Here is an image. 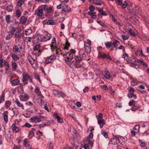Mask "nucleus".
I'll list each match as a JSON object with an SVG mask.
<instances>
[{"label": "nucleus", "mask_w": 149, "mask_h": 149, "mask_svg": "<svg viewBox=\"0 0 149 149\" xmlns=\"http://www.w3.org/2000/svg\"><path fill=\"white\" fill-rule=\"evenodd\" d=\"M123 0H115L116 4L119 6L122 5L123 3Z\"/></svg>", "instance_id": "nucleus-52"}, {"label": "nucleus", "mask_w": 149, "mask_h": 149, "mask_svg": "<svg viewBox=\"0 0 149 149\" xmlns=\"http://www.w3.org/2000/svg\"><path fill=\"white\" fill-rule=\"evenodd\" d=\"M134 102L135 101L133 100H132L129 102V105L130 106H133V105L134 104Z\"/></svg>", "instance_id": "nucleus-62"}, {"label": "nucleus", "mask_w": 149, "mask_h": 149, "mask_svg": "<svg viewBox=\"0 0 149 149\" xmlns=\"http://www.w3.org/2000/svg\"><path fill=\"white\" fill-rule=\"evenodd\" d=\"M22 97L23 98L27 99H29V97L28 95L24 93H22Z\"/></svg>", "instance_id": "nucleus-41"}, {"label": "nucleus", "mask_w": 149, "mask_h": 149, "mask_svg": "<svg viewBox=\"0 0 149 149\" xmlns=\"http://www.w3.org/2000/svg\"><path fill=\"white\" fill-rule=\"evenodd\" d=\"M3 65H5L6 68H5V70L6 71H7L9 69V65L8 64V62L4 61V62Z\"/></svg>", "instance_id": "nucleus-28"}, {"label": "nucleus", "mask_w": 149, "mask_h": 149, "mask_svg": "<svg viewBox=\"0 0 149 149\" xmlns=\"http://www.w3.org/2000/svg\"><path fill=\"white\" fill-rule=\"evenodd\" d=\"M89 89L88 87H86L83 89V91L84 93H86L88 92Z\"/></svg>", "instance_id": "nucleus-56"}, {"label": "nucleus", "mask_w": 149, "mask_h": 149, "mask_svg": "<svg viewBox=\"0 0 149 149\" xmlns=\"http://www.w3.org/2000/svg\"><path fill=\"white\" fill-rule=\"evenodd\" d=\"M3 119L6 122H8V115L6 114H3Z\"/></svg>", "instance_id": "nucleus-46"}, {"label": "nucleus", "mask_w": 149, "mask_h": 149, "mask_svg": "<svg viewBox=\"0 0 149 149\" xmlns=\"http://www.w3.org/2000/svg\"><path fill=\"white\" fill-rule=\"evenodd\" d=\"M122 37L123 38V40H124L128 39L129 38L128 36H126L125 35L123 34L122 35Z\"/></svg>", "instance_id": "nucleus-60"}, {"label": "nucleus", "mask_w": 149, "mask_h": 149, "mask_svg": "<svg viewBox=\"0 0 149 149\" xmlns=\"http://www.w3.org/2000/svg\"><path fill=\"white\" fill-rule=\"evenodd\" d=\"M43 5L39 7L38 9L35 10V14L37 15L39 17H41L44 15L43 12Z\"/></svg>", "instance_id": "nucleus-3"}, {"label": "nucleus", "mask_w": 149, "mask_h": 149, "mask_svg": "<svg viewBox=\"0 0 149 149\" xmlns=\"http://www.w3.org/2000/svg\"><path fill=\"white\" fill-rule=\"evenodd\" d=\"M63 55L64 58L65 56H67V59L65 60L66 62L68 65H71L74 61H72V59H73V54L68 52L66 54H63Z\"/></svg>", "instance_id": "nucleus-2"}, {"label": "nucleus", "mask_w": 149, "mask_h": 149, "mask_svg": "<svg viewBox=\"0 0 149 149\" xmlns=\"http://www.w3.org/2000/svg\"><path fill=\"white\" fill-rule=\"evenodd\" d=\"M47 24L50 25H54L55 24V22L52 19H50L47 21Z\"/></svg>", "instance_id": "nucleus-29"}, {"label": "nucleus", "mask_w": 149, "mask_h": 149, "mask_svg": "<svg viewBox=\"0 0 149 149\" xmlns=\"http://www.w3.org/2000/svg\"><path fill=\"white\" fill-rule=\"evenodd\" d=\"M13 113L14 114L16 115H18L19 113L18 109L16 108H15V109L13 110Z\"/></svg>", "instance_id": "nucleus-53"}, {"label": "nucleus", "mask_w": 149, "mask_h": 149, "mask_svg": "<svg viewBox=\"0 0 149 149\" xmlns=\"http://www.w3.org/2000/svg\"><path fill=\"white\" fill-rule=\"evenodd\" d=\"M43 9V10L46 12L45 14L46 13L47 14H50L52 10V7H48V6L47 5H45L44 6Z\"/></svg>", "instance_id": "nucleus-5"}, {"label": "nucleus", "mask_w": 149, "mask_h": 149, "mask_svg": "<svg viewBox=\"0 0 149 149\" xmlns=\"http://www.w3.org/2000/svg\"><path fill=\"white\" fill-rule=\"evenodd\" d=\"M90 1L96 5L101 6L102 4L104 3L101 0H90Z\"/></svg>", "instance_id": "nucleus-8"}, {"label": "nucleus", "mask_w": 149, "mask_h": 149, "mask_svg": "<svg viewBox=\"0 0 149 149\" xmlns=\"http://www.w3.org/2000/svg\"><path fill=\"white\" fill-rule=\"evenodd\" d=\"M58 93L56 97H61L63 98H64L66 96L61 91H58Z\"/></svg>", "instance_id": "nucleus-20"}, {"label": "nucleus", "mask_w": 149, "mask_h": 149, "mask_svg": "<svg viewBox=\"0 0 149 149\" xmlns=\"http://www.w3.org/2000/svg\"><path fill=\"white\" fill-rule=\"evenodd\" d=\"M55 118L57 119V121L59 123H62L63 120L62 118L58 115L57 113L55 114L54 115Z\"/></svg>", "instance_id": "nucleus-14"}, {"label": "nucleus", "mask_w": 149, "mask_h": 149, "mask_svg": "<svg viewBox=\"0 0 149 149\" xmlns=\"http://www.w3.org/2000/svg\"><path fill=\"white\" fill-rule=\"evenodd\" d=\"M116 138H117V140L118 141V143H120V144H121V141H123V140H124V138L121 136H119L118 135H116Z\"/></svg>", "instance_id": "nucleus-22"}, {"label": "nucleus", "mask_w": 149, "mask_h": 149, "mask_svg": "<svg viewBox=\"0 0 149 149\" xmlns=\"http://www.w3.org/2000/svg\"><path fill=\"white\" fill-rule=\"evenodd\" d=\"M23 75L22 81L24 82V81H27L29 79L30 76L28 74H25L24 75Z\"/></svg>", "instance_id": "nucleus-17"}, {"label": "nucleus", "mask_w": 149, "mask_h": 149, "mask_svg": "<svg viewBox=\"0 0 149 149\" xmlns=\"http://www.w3.org/2000/svg\"><path fill=\"white\" fill-rule=\"evenodd\" d=\"M129 32L130 34L132 36H136L135 33L133 30L130 29L129 30Z\"/></svg>", "instance_id": "nucleus-40"}, {"label": "nucleus", "mask_w": 149, "mask_h": 149, "mask_svg": "<svg viewBox=\"0 0 149 149\" xmlns=\"http://www.w3.org/2000/svg\"><path fill=\"white\" fill-rule=\"evenodd\" d=\"M103 114L102 113H98V116H96V117L97 119V120L99 119H102L103 117Z\"/></svg>", "instance_id": "nucleus-48"}, {"label": "nucleus", "mask_w": 149, "mask_h": 149, "mask_svg": "<svg viewBox=\"0 0 149 149\" xmlns=\"http://www.w3.org/2000/svg\"><path fill=\"white\" fill-rule=\"evenodd\" d=\"M12 65L13 68L14 69H16L17 66L16 63L14 62H12Z\"/></svg>", "instance_id": "nucleus-47"}, {"label": "nucleus", "mask_w": 149, "mask_h": 149, "mask_svg": "<svg viewBox=\"0 0 149 149\" xmlns=\"http://www.w3.org/2000/svg\"><path fill=\"white\" fill-rule=\"evenodd\" d=\"M100 86L102 88H104L105 90H107L108 89L107 86L106 85H102Z\"/></svg>", "instance_id": "nucleus-61"}, {"label": "nucleus", "mask_w": 149, "mask_h": 149, "mask_svg": "<svg viewBox=\"0 0 149 149\" xmlns=\"http://www.w3.org/2000/svg\"><path fill=\"white\" fill-rule=\"evenodd\" d=\"M89 9L91 11L93 12L95 10V8L93 6H90L89 8Z\"/></svg>", "instance_id": "nucleus-64"}, {"label": "nucleus", "mask_w": 149, "mask_h": 149, "mask_svg": "<svg viewBox=\"0 0 149 149\" xmlns=\"http://www.w3.org/2000/svg\"><path fill=\"white\" fill-rule=\"evenodd\" d=\"M27 19V17H26L24 16H23L20 18V21L22 23L24 24L26 23Z\"/></svg>", "instance_id": "nucleus-18"}, {"label": "nucleus", "mask_w": 149, "mask_h": 149, "mask_svg": "<svg viewBox=\"0 0 149 149\" xmlns=\"http://www.w3.org/2000/svg\"><path fill=\"white\" fill-rule=\"evenodd\" d=\"M40 46L39 44L38 45H36L34 47H33V51H37L38 49L40 48Z\"/></svg>", "instance_id": "nucleus-45"}, {"label": "nucleus", "mask_w": 149, "mask_h": 149, "mask_svg": "<svg viewBox=\"0 0 149 149\" xmlns=\"http://www.w3.org/2000/svg\"><path fill=\"white\" fill-rule=\"evenodd\" d=\"M101 134L106 138H107L108 137V134L107 132L105 131H102Z\"/></svg>", "instance_id": "nucleus-39"}, {"label": "nucleus", "mask_w": 149, "mask_h": 149, "mask_svg": "<svg viewBox=\"0 0 149 149\" xmlns=\"http://www.w3.org/2000/svg\"><path fill=\"white\" fill-rule=\"evenodd\" d=\"M13 35L11 33H10L6 37V40H10L13 36Z\"/></svg>", "instance_id": "nucleus-51"}, {"label": "nucleus", "mask_w": 149, "mask_h": 149, "mask_svg": "<svg viewBox=\"0 0 149 149\" xmlns=\"http://www.w3.org/2000/svg\"><path fill=\"white\" fill-rule=\"evenodd\" d=\"M15 14L16 17H19L21 15V12L20 10L19 9H17L16 11Z\"/></svg>", "instance_id": "nucleus-38"}, {"label": "nucleus", "mask_w": 149, "mask_h": 149, "mask_svg": "<svg viewBox=\"0 0 149 149\" xmlns=\"http://www.w3.org/2000/svg\"><path fill=\"white\" fill-rule=\"evenodd\" d=\"M11 128L13 132L15 131V133L18 132L20 130V129L18 127L16 126L15 123L13 124L11 127Z\"/></svg>", "instance_id": "nucleus-12"}, {"label": "nucleus", "mask_w": 149, "mask_h": 149, "mask_svg": "<svg viewBox=\"0 0 149 149\" xmlns=\"http://www.w3.org/2000/svg\"><path fill=\"white\" fill-rule=\"evenodd\" d=\"M118 43H119V42L117 40H115L112 42V45H113V47L115 48L116 50L118 48Z\"/></svg>", "instance_id": "nucleus-15"}, {"label": "nucleus", "mask_w": 149, "mask_h": 149, "mask_svg": "<svg viewBox=\"0 0 149 149\" xmlns=\"http://www.w3.org/2000/svg\"><path fill=\"white\" fill-rule=\"evenodd\" d=\"M58 91H57L56 90H53V93L54 95V96L56 97V96L57 95L58 93Z\"/></svg>", "instance_id": "nucleus-59"}, {"label": "nucleus", "mask_w": 149, "mask_h": 149, "mask_svg": "<svg viewBox=\"0 0 149 149\" xmlns=\"http://www.w3.org/2000/svg\"><path fill=\"white\" fill-rule=\"evenodd\" d=\"M132 5V4L128 1H125L122 4V8L125 9L128 6H131Z\"/></svg>", "instance_id": "nucleus-6"}, {"label": "nucleus", "mask_w": 149, "mask_h": 149, "mask_svg": "<svg viewBox=\"0 0 149 149\" xmlns=\"http://www.w3.org/2000/svg\"><path fill=\"white\" fill-rule=\"evenodd\" d=\"M97 123L98 124L100 125L101 124H103V125L105 124V121L104 120L102 119H100L97 120Z\"/></svg>", "instance_id": "nucleus-27"}, {"label": "nucleus", "mask_w": 149, "mask_h": 149, "mask_svg": "<svg viewBox=\"0 0 149 149\" xmlns=\"http://www.w3.org/2000/svg\"><path fill=\"white\" fill-rule=\"evenodd\" d=\"M6 10L8 11V12H11L13 10V6L12 5H10L7 6L6 8Z\"/></svg>", "instance_id": "nucleus-26"}, {"label": "nucleus", "mask_w": 149, "mask_h": 149, "mask_svg": "<svg viewBox=\"0 0 149 149\" xmlns=\"http://www.w3.org/2000/svg\"><path fill=\"white\" fill-rule=\"evenodd\" d=\"M11 103L10 101L8 100L6 101L5 102L6 107L7 108H9L10 106Z\"/></svg>", "instance_id": "nucleus-32"}, {"label": "nucleus", "mask_w": 149, "mask_h": 149, "mask_svg": "<svg viewBox=\"0 0 149 149\" xmlns=\"http://www.w3.org/2000/svg\"><path fill=\"white\" fill-rule=\"evenodd\" d=\"M140 105L139 104H134L133 105L132 107L131 108V109L133 111H135L140 107Z\"/></svg>", "instance_id": "nucleus-13"}, {"label": "nucleus", "mask_w": 149, "mask_h": 149, "mask_svg": "<svg viewBox=\"0 0 149 149\" xmlns=\"http://www.w3.org/2000/svg\"><path fill=\"white\" fill-rule=\"evenodd\" d=\"M104 73H105L104 77L107 79H109V78L111 77V76L109 71H105L104 72Z\"/></svg>", "instance_id": "nucleus-23"}, {"label": "nucleus", "mask_w": 149, "mask_h": 149, "mask_svg": "<svg viewBox=\"0 0 149 149\" xmlns=\"http://www.w3.org/2000/svg\"><path fill=\"white\" fill-rule=\"evenodd\" d=\"M129 61L131 65L136 64L137 63L138 59L134 56H131L129 58Z\"/></svg>", "instance_id": "nucleus-4"}, {"label": "nucleus", "mask_w": 149, "mask_h": 149, "mask_svg": "<svg viewBox=\"0 0 149 149\" xmlns=\"http://www.w3.org/2000/svg\"><path fill=\"white\" fill-rule=\"evenodd\" d=\"M68 6L67 5L66 6V9H63L62 10V13H63L64 12H68V13L70 12V11H71L70 9H70H68Z\"/></svg>", "instance_id": "nucleus-35"}, {"label": "nucleus", "mask_w": 149, "mask_h": 149, "mask_svg": "<svg viewBox=\"0 0 149 149\" xmlns=\"http://www.w3.org/2000/svg\"><path fill=\"white\" fill-rule=\"evenodd\" d=\"M79 54L80 56L83 57H84L86 56L85 51L83 50H81L79 52Z\"/></svg>", "instance_id": "nucleus-31"}, {"label": "nucleus", "mask_w": 149, "mask_h": 149, "mask_svg": "<svg viewBox=\"0 0 149 149\" xmlns=\"http://www.w3.org/2000/svg\"><path fill=\"white\" fill-rule=\"evenodd\" d=\"M13 51L15 53H17L19 52V48L17 46H14L13 48Z\"/></svg>", "instance_id": "nucleus-24"}, {"label": "nucleus", "mask_w": 149, "mask_h": 149, "mask_svg": "<svg viewBox=\"0 0 149 149\" xmlns=\"http://www.w3.org/2000/svg\"><path fill=\"white\" fill-rule=\"evenodd\" d=\"M34 132L33 130H31L29 131V135L30 137V138H31L34 135Z\"/></svg>", "instance_id": "nucleus-44"}, {"label": "nucleus", "mask_w": 149, "mask_h": 149, "mask_svg": "<svg viewBox=\"0 0 149 149\" xmlns=\"http://www.w3.org/2000/svg\"><path fill=\"white\" fill-rule=\"evenodd\" d=\"M12 58L15 61H17L19 59V58L16 55L13 54L11 55Z\"/></svg>", "instance_id": "nucleus-34"}, {"label": "nucleus", "mask_w": 149, "mask_h": 149, "mask_svg": "<svg viewBox=\"0 0 149 149\" xmlns=\"http://www.w3.org/2000/svg\"><path fill=\"white\" fill-rule=\"evenodd\" d=\"M5 100V96H4V93H3V95L1 97L0 99V104L3 101H4Z\"/></svg>", "instance_id": "nucleus-55"}, {"label": "nucleus", "mask_w": 149, "mask_h": 149, "mask_svg": "<svg viewBox=\"0 0 149 149\" xmlns=\"http://www.w3.org/2000/svg\"><path fill=\"white\" fill-rule=\"evenodd\" d=\"M15 102L16 103L18 107H21L22 109H24L23 104H21L18 99L17 98L16 99Z\"/></svg>", "instance_id": "nucleus-16"}, {"label": "nucleus", "mask_w": 149, "mask_h": 149, "mask_svg": "<svg viewBox=\"0 0 149 149\" xmlns=\"http://www.w3.org/2000/svg\"><path fill=\"white\" fill-rule=\"evenodd\" d=\"M97 23L99 24L101 26H103L104 27H107V26L106 24H104L103 22H101L100 21H97Z\"/></svg>", "instance_id": "nucleus-49"}, {"label": "nucleus", "mask_w": 149, "mask_h": 149, "mask_svg": "<svg viewBox=\"0 0 149 149\" xmlns=\"http://www.w3.org/2000/svg\"><path fill=\"white\" fill-rule=\"evenodd\" d=\"M114 137L112 138L110 140V143L111 144L115 145L116 144L118 143V142L117 138H116V136H114Z\"/></svg>", "instance_id": "nucleus-11"}, {"label": "nucleus", "mask_w": 149, "mask_h": 149, "mask_svg": "<svg viewBox=\"0 0 149 149\" xmlns=\"http://www.w3.org/2000/svg\"><path fill=\"white\" fill-rule=\"evenodd\" d=\"M135 54L137 56H146L142 54V48L140 47H139L138 50L135 52Z\"/></svg>", "instance_id": "nucleus-9"}, {"label": "nucleus", "mask_w": 149, "mask_h": 149, "mask_svg": "<svg viewBox=\"0 0 149 149\" xmlns=\"http://www.w3.org/2000/svg\"><path fill=\"white\" fill-rule=\"evenodd\" d=\"M106 48L107 49H109L112 45L111 42L107 41L104 43Z\"/></svg>", "instance_id": "nucleus-19"}, {"label": "nucleus", "mask_w": 149, "mask_h": 149, "mask_svg": "<svg viewBox=\"0 0 149 149\" xmlns=\"http://www.w3.org/2000/svg\"><path fill=\"white\" fill-rule=\"evenodd\" d=\"M56 58L54 55H51L48 57L45 61V62L47 64L52 63V61L54 60Z\"/></svg>", "instance_id": "nucleus-7"}, {"label": "nucleus", "mask_w": 149, "mask_h": 149, "mask_svg": "<svg viewBox=\"0 0 149 149\" xmlns=\"http://www.w3.org/2000/svg\"><path fill=\"white\" fill-rule=\"evenodd\" d=\"M24 2L23 0H19L17 1L16 6H17L21 7L24 3Z\"/></svg>", "instance_id": "nucleus-25"}, {"label": "nucleus", "mask_w": 149, "mask_h": 149, "mask_svg": "<svg viewBox=\"0 0 149 149\" xmlns=\"http://www.w3.org/2000/svg\"><path fill=\"white\" fill-rule=\"evenodd\" d=\"M131 133L132 135L133 136H135L136 135V133H138V132H137L136 131H134L133 130L131 131Z\"/></svg>", "instance_id": "nucleus-63"}, {"label": "nucleus", "mask_w": 149, "mask_h": 149, "mask_svg": "<svg viewBox=\"0 0 149 149\" xmlns=\"http://www.w3.org/2000/svg\"><path fill=\"white\" fill-rule=\"evenodd\" d=\"M140 126L139 125H136L134 127L133 129L136 130V131L137 130V132H139Z\"/></svg>", "instance_id": "nucleus-50"}, {"label": "nucleus", "mask_w": 149, "mask_h": 149, "mask_svg": "<svg viewBox=\"0 0 149 149\" xmlns=\"http://www.w3.org/2000/svg\"><path fill=\"white\" fill-rule=\"evenodd\" d=\"M98 57L102 58V60L106 59L107 60H109L111 61L112 60L111 57L110 56L109 54H107L98 51Z\"/></svg>", "instance_id": "nucleus-1"}, {"label": "nucleus", "mask_w": 149, "mask_h": 149, "mask_svg": "<svg viewBox=\"0 0 149 149\" xmlns=\"http://www.w3.org/2000/svg\"><path fill=\"white\" fill-rule=\"evenodd\" d=\"M45 36H46V37L47 38V39L48 40H50L51 36V34L49 33H47L46 35Z\"/></svg>", "instance_id": "nucleus-57"}, {"label": "nucleus", "mask_w": 149, "mask_h": 149, "mask_svg": "<svg viewBox=\"0 0 149 149\" xmlns=\"http://www.w3.org/2000/svg\"><path fill=\"white\" fill-rule=\"evenodd\" d=\"M11 16L10 15H7L6 16V22L8 23H9L10 22V18Z\"/></svg>", "instance_id": "nucleus-37"}, {"label": "nucleus", "mask_w": 149, "mask_h": 149, "mask_svg": "<svg viewBox=\"0 0 149 149\" xmlns=\"http://www.w3.org/2000/svg\"><path fill=\"white\" fill-rule=\"evenodd\" d=\"M130 10V12L133 14H135L139 13V7H136Z\"/></svg>", "instance_id": "nucleus-10"}, {"label": "nucleus", "mask_w": 149, "mask_h": 149, "mask_svg": "<svg viewBox=\"0 0 149 149\" xmlns=\"http://www.w3.org/2000/svg\"><path fill=\"white\" fill-rule=\"evenodd\" d=\"M32 32V31L31 29H28L25 31V33L26 35H29L31 34Z\"/></svg>", "instance_id": "nucleus-43"}, {"label": "nucleus", "mask_w": 149, "mask_h": 149, "mask_svg": "<svg viewBox=\"0 0 149 149\" xmlns=\"http://www.w3.org/2000/svg\"><path fill=\"white\" fill-rule=\"evenodd\" d=\"M14 35L15 38H21L22 33H19V32L18 31L17 32L15 33Z\"/></svg>", "instance_id": "nucleus-21"}, {"label": "nucleus", "mask_w": 149, "mask_h": 149, "mask_svg": "<svg viewBox=\"0 0 149 149\" xmlns=\"http://www.w3.org/2000/svg\"><path fill=\"white\" fill-rule=\"evenodd\" d=\"M4 61H5L4 60L1 59L0 61V65L1 66H0V67L1 68H2V66L4 65H3L4 62Z\"/></svg>", "instance_id": "nucleus-58"}, {"label": "nucleus", "mask_w": 149, "mask_h": 149, "mask_svg": "<svg viewBox=\"0 0 149 149\" xmlns=\"http://www.w3.org/2000/svg\"><path fill=\"white\" fill-rule=\"evenodd\" d=\"M15 28L13 26H12V29L10 31V33L12 34L13 35L14 34L15 32Z\"/></svg>", "instance_id": "nucleus-54"}, {"label": "nucleus", "mask_w": 149, "mask_h": 149, "mask_svg": "<svg viewBox=\"0 0 149 149\" xmlns=\"http://www.w3.org/2000/svg\"><path fill=\"white\" fill-rule=\"evenodd\" d=\"M79 63L76 62L74 64L75 67L77 68H81L82 67V65L81 64H79Z\"/></svg>", "instance_id": "nucleus-36"}, {"label": "nucleus", "mask_w": 149, "mask_h": 149, "mask_svg": "<svg viewBox=\"0 0 149 149\" xmlns=\"http://www.w3.org/2000/svg\"><path fill=\"white\" fill-rule=\"evenodd\" d=\"M12 83L15 85H17L19 84V81L17 79H15L12 81Z\"/></svg>", "instance_id": "nucleus-30"}, {"label": "nucleus", "mask_w": 149, "mask_h": 149, "mask_svg": "<svg viewBox=\"0 0 149 149\" xmlns=\"http://www.w3.org/2000/svg\"><path fill=\"white\" fill-rule=\"evenodd\" d=\"M130 20H132L135 23H137V22L138 21V19H136L134 16H131L130 17Z\"/></svg>", "instance_id": "nucleus-42"}, {"label": "nucleus", "mask_w": 149, "mask_h": 149, "mask_svg": "<svg viewBox=\"0 0 149 149\" xmlns=\"http://www.w3.org/2000/svg\"><path fill=\"white\" fill-rule=\"evenodd\" d=\"M75 60L76 61V62H77L78 63H80V61H81V58L80 57V56H75Z\"/></svg>", "instance_id": "nucleus-33"}]
</instances>
